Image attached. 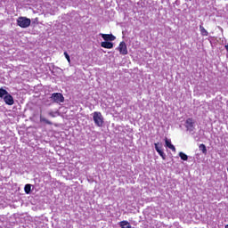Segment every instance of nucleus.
Here are the masks:
<instances>
[{
  "label": "nucleus",
  "mask_w": 228,
  "mask_h": 228,
  "mask_svg": "<svg viewBox=\"0 0 228 228\" xmlns=\"http://www.w3.org/2000/svg\"><path fill=\"white\" fill-rule=\"evenodd\" d=\"M48 115L50 116V117H53V118H55V117H58V111H53V110H50L49 112H48Z\"/></svg>",
  "instance_id": "nucleus-18"
},
{
  "label": "nucleus",
  "mask_w": 228,
  "mask_h": 228,
  "mask_svg": "<svg viewBox=\"0 0 228 228\" xmlns=\"http://www.w3.org/2000/svg\"><path fill=\"white\" fill-rule=\"evenodd\" d=\"M224 228H228V224H226V225L224 226Z\"/></svg>",
  "instance_id": "nucleus-20"
},
{
  "label": "nucleus",
  "mask_w": 228,
  "mask_h": 228,
  "mask_svg": "<svg viewBox=\"0 0 228 228\" xmlns=\"http://www.w3.org/2000/svg\"><path fill=\"white\" fill-rule=\"evenodd\" d=\"M200 31L202 37H208L209 35V32H208V30H206V28L202 27V25L200 26Z\"/></svg>",
  "instance_id": "nucleus-12"
},
{
  "label": "nucleus",
  "mask_w": 228,
  "mask_h": 228,
  "mask_svg": "<svg viewBox=\"0 0 228 228\" xmlns=\"http://www.w3.org/2000/svg\"><path fill=\"white\" fill-rule=\"evenodd\" d=\"M17 24L20 28H29L31 26V20L26 17H20L17 20Z\"/></svg>",
  "instance_id": "nucleus-2"
},
{
  "label": "nucleus",
  "mask_w": 228,
  "mask_h": 228,
  "mask_svg": "<svg viewBox=\"0 0 228 228\" xmlns=\"http://www.w3.org/2000/svg\"><path fill=\"white\" fill-rule=\"evenodd\" d=\"M165 142H166V147L173 151V152H175V146L172 144V141L170 139L166 138Z\"/></svg>",
  "instance_id": "nucleus-9"
},
{
  "label": "nucleus",
  "mask_w": 228,
  "mask_h": 228,
  "mask_svg": "<svg viewBox=\"0 0 228 228\" xmlns=\"http://www.w3.org/2000/svg\"><path fill=\"white\" fill-rule=\"evenodd\" d=\"M119 227H121V228H133V226H131V224L127 221L119 222Z\"/></svg>",
  "instance_id": "nucleus-11"
},
{
  "label": "nucleus",
  "mask_w": 228,
  "mask_h": 228,
  "mask_svg": "<svg viewBox=\"0 0 228 228\" xmlns=\"http://www.w3.org/2000/svg\"><path fill=\"white\" fill-rule=\"evenodd\" d=\"M105 42H113L117 37L112 34H100Z\"/></svg>",
  "instance_id": "nucleus-5"
},
{
  "label": "nucleus",
  "mask_w": 228,
  "mask_h": 228,
  "mask_svg": "<svg viewBox=\"0 0 228 228\" xmlns=\"http://www.w3.org/2000/svg\"><path fill=\"white\" fill-rule=\"evenodd\" d=\"M155 150L157 151V152L159 154L160 157H162V159H165L166 155L165 152L163 151V150L161 149V146H159V142L155 143Z\"/></svg>",
  "instance_id": "nucleus-7"
},
{
  "label": "nucleus",
  "mask_w": 228,
  "mask_h": 228,
  "mask_svg": "<svg viewBox=\"0 0 228 228\" xmlns=\"http://www.w3.org/2000/svg\"><path fill=\"white\" fill-rule=\"evenodd\" d=\"M4 95H8V91H6L5 89L4 88H0V98H3L4 97Z\"/></svg>",
  "instance_id": "nucleus-16"
},
{
  "label": "nucleus",
  "mask_w": 228,
  "mask_h": 228,
  "mask_svg": "<svg viewBox=\"0 0 228 228\" xmlns=\"http://www.w3.org/2000/svg\"><path fill=\"white\" fill-rule=\"evenodd\" d=\"M64 56L66 60H68L69 63H70V56L69 55V53H67V52L64 53Z\"/></svg>",
  "instance_id": "nucleus-19"
},
{
  "label": "nucleus",
  "mask_w": 228,
  "mask_h": 228,
  "mask_svg": "<svg viewBox=\"0 0 228 228\" xmlns=\"http://www.w3.org/2000/svg\"><path fill=\"white\" fill-rule=\"evenodd\" d=\"M185 126L187 128V131H193V119L188 118L185 122Z\"/></svg>",
  "instance_id": "nucleus-8"
},
{
  "label": "nucleus",
  "mask_w": 228,
  "mask_h": 228,
  "mask_svg": "<svg viewBox=\"0 0 228 228\" xmlns=\"http://www.w3.org/2000/svg\"><path fill=\"white\" fill-rule=\"evenodd\" d=\"M51 99L53 101V102H63L65 101V97H63V94L60 93H53L51 96Z\"/></svg>",
  "instance_id": "nucleus-3"
},
{
  "label": "nucleus",
  "mask_w": 228,
  "mask_h": 228,
  "mask_svg": "<svg viewBox=\"0 0 228 228\" xmlns=\"http://www.w3.org/2000/svg\"><path fill=\"white\" fill-rule=\"evenodd\" d=\"M40 122H45V124H48V126H53V122L49 121L47 118L40 116Z\"/></svg>",
  "instance_id": "nucleus-15"
},
{
  "label": "nucleus",
  "mask_w": 228,
  "mask_h": 228,
  "mask_svg": "<svg viewBox=\"0 0 228 228\" xmlns=\"http://www.w3.org/2000/svg\"><path fill=\"white\" fill-rule=\"evenodd\" d=\"M179 157L181 158V159H183V161H188V155H186V153L180 151Z\"/></svg>",
  "instance_id": "nucleus-14"
},
{
  "label": "nucleus",
  "mask_w": 228,
  "mask_h": 228,
  "mask_svg": "<svg viewBox=\"0 0 228 228\" xmlns=\"http://www.w3.org/2000/svg\"><path fill=\"white\" fill-rule=\"evenodd\" d=\"M93 120L97 127H102V126H104V117H102V114L99 111L93 113Z\"/></svg>",
  "instance_id": "nucleus-1"
},
{
  "label": "nucleus",
  "mask_w": 228,
  "mask_h": 228,
  "mask_svg": "<svg viewBox=\"0 0 228 228\" xmlns=\"http://www.w3.org/2000/svg\"><path fill=\"white\" fill-rule=\"evenodd\" d=\"M118 50L119 51L120 54H123V55L127 54V45H126V42L122 41L119 44Z\"/></svg>",
  "instance_id": "nucleus-4"
},
{
  "label": "nucleus",
  "mask_w": 228,
  "mask_h": 228,
  "mask_svg": "<svg viewBox=\"0 0 228 228\" xmlns=\"http://www.w3.org/2000/svg\"><path fill=\"white\" fill-rule=\"evenodd\" d=\"M101 46L104 49H113V43L108 41L102 42Z\"/></svg>",
  "instance_id": "nucleus-10"
},
{
  "label": "nucleus",
  "mask_w": 228,
  "mask_h": 228,
  "mask_svg": "<svg viewBox=\"0 0 228 228\" xmlns=\"http://www.w3.org/2000/svg\"><path fill=\"white\" fill-rule=\"evenodd\" d=\"M24 191L27 195H29L31 193V184L27 183L24 187Z\"/></svg>",
  "instance_id": "nucleus-13"
},
{
  "label": "nucleus",
  "mask_w": 228,
  "mask_h": 228,
  "mask_svg": "<svg viewBox=\"0 0 228 228\" xmlns=\"http://www.w3.org/2000/svg\"><path fill=\"white\" fill-rule=\"evenodd\" d=\"M200 151H201V152H202L203 154H207V152H208V149L206 148V145H205V144H200Z\"/></svg>",
  "instance_id": "nucleus-17"
},
{
  "label": "nucleus",
  "mask_w": 228,
  "mask_h": 228,
  "mask_svg": "<svg viewBox=\"0 0 228 228\" xmlns=\"http://www.w3.org/2000/svg\"><path fill=\"white\" fill-rule=\"evenodd\" d=\"M4 101L5 104H8V106H13V96L12 94H8L4 97Z\"/></svg>",
  "instance_id": "nucleus-6"
}]
</instances>
